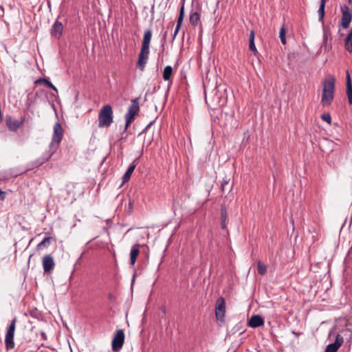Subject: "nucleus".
I'll return each mask as SVG.
<instances>
[{
    "label": "nucleus",
    "instance_id": "obj_43",
    "mask_svg": "<svg viewBox=\"0 0 352 352\" xmlns=\"http://www.w3.org/2000/svg\"><path fill=\"white\" fill-rule=\"evenodd\" d=\"M292 333L294 334L297 337L302 334L301 333H297L294 331H292Z\"/></svg>",
    "mask_w": 352,
    "mask_h": 352
},
{
    "label": "nucleus",
    "instance_id": "obj_5",
    "mask_svg": "<svg viewBox=\"0 0 352 352\" xmlns=\"http://www.w3.org/2000/svg\"><path fill=\"white\" fill-rule=\"evenodd\" d=\"M63 138V129L62 128L61 124L56 122L53 127V134H52V142L50 143V147L57 146V148L59 146L60 142H61L62 139Z\"/></svg>",
    "mask_w": 352,
    "mask_h": 352
},
{
    "label": "nucleus",
    "instance_id": "obj_2",
    "mask_svg": "<svg viewBox=\"0 0 352 352\" xmlns=\"http://www.w3.org/2000/svg\"><path fill=\"white\" fill-rule=\"evenodd\" d=\"M113 109L110 104L104 105L98 114V126L100 128L109 127L113 123Z\"/></svg>",
    "mask_w": 352,
    "mask_h": 352
},
{
    "label": "nucleus",
    "instance_id": "obj_39",
    "mask_svg": "<svg viewBox=\"0 0 352 352\" xmlns=\"http://www.w3.org/2000/svg\"><path fill=\"white\" fill-rule=\"evenodd\" d=\"M36 312H37V309H35V310H34V311H32L30 312V315H31V316H32V317H36Z\"/></svg>",
    "mask_w": 352,
    "mask_h": 352
},
{
    "label": "nucleus",
    "instance_id": "obj_37",
    "mask_svg": "<svg viewBox=\"0 0 352 352\" xmlns=\"http://www.w3.org/2000/svg\"><path fill=\"white\" fill-rule=\"evenodd\" d=\"M221 228L225 229L226 228V220L221 219Z\"/></svg>",
    "mask_w": 352,
    "mask_h": 352
},
{
    "label": "nucleus",
    "instance_id": "obj_40",
    "mask_svg": "<svg viewBox=\"0 0 352 352\" xmlns=\"http://www.w3.org/2000/svg\"><path fill=\"white\" fill-rule=\"evenodd\" d=\"M7 179V177H6V175H3V174L0 173V181L5 180V179Z\"/></svg>",
    "mask_w": 352,
    "mask_h": 352
},
{
    "label": "nucleus",
    "instance_id": "obj_27",
    "mask_svg": "<svg viewBox=\"0 0 352 352\" xmlns=\"http://www.w3.org/2000/svg\"><path fill=\"white\" fill-rule=\"evenodd\" d=\"M173 74V68L170 65H167L164 67L163 71V79L168 81L170 79Z\"/></svg>",
    "mask_w": 352,
    "mask_h": 352
},
{
    "label": "nucleus",
    "instance_id": "obj_10",
    "mask_svg": "<svg viewBox=\"0 0 352 352\" xmlns=\"http://www.w3.org/2000/svg\"><path fill=\"white\" fill-rule=\"evenodd\" d=\"M25 117L21 121L14 120L10 115L6 116V124L8 129L12 132H16L23 124Z\"/></svg>",
    "mask_w": 352,
    "mask_h": 352
},
{
    "label": "nucleus",
    "instance_id": "obj_11",
    "mask_svg": "<svg viewBox=\"0 0 352 352\" xmlns=\"http://www.w3.org/2000/svg\"><path fill=\"white\" fill-rule=\"evenodd\" d=\"M42 265L45 273H50L55 267V262L52 256L45 255L42 258Z\"/></svg>",
    "mask_w": 352,
    "mask_h": 352
},
{
    "label": "nucleus",
    "instance_id": "obj_41",
    "mask_svg": "<svg viewBox=\"0 0 352 352\" xmlns=\"http://www.w3.org/2000/svg\"><path fill=\"white\" fill-rule=\"evenodd\" d=\"M166 36H167V32H166L164 35H163V38H162V42L164 43L166 38Z\"/></svg>",
    "mask_w": 352,
    "mask_h": 352
},
{
    "label": "nucleus",
    "instance_id": "obj_31",
    "mask_svg": "<svg viewBox=\"0 0 352 352\" xmlns=\"http://www.w3.org/2000/svg\"><path fill=\"white\" fill-rule=\"evenodd\" d=\"M228 212L224 204L221 206V219L227 220Z\"/></svg>",
    "mask_w": 352,
    "mask_h": 352
},
{
    "label": "nucleus",
    "instance_id": "obj_17",
    "mask_svg": "<svg viewBox=\"0 0 352 352\" xmlns=\"http://www.w3.org/2000/svg\"><path fill=\"white\" fill-rule=\"evenodd\" d=\"M152 37V31L148 29L144 32L141 48L149 50L150 43Z\"/></svg>",
    "mask_w": 352,
    "mask_h": 352
},
{
    "label": "nucleus",
    "instance_id": "obj_1",
    "mask_svg": "<svg viewBox=\"0 0 352 352\" xmlns=\"http://www.w3.org/2000/svg\"><path fill=\"white\" fill-rule=\"evenodd\" d=\"M336 78L333 75L327 76L322 82L321 104L323 106L330 105L334 98Z\"/></svg>",
    "mask_w": 352,
    "mask_h": 352
},
{
    "label": "nucleus",
    "instance_id": "obj_14",
    "mask_svg": "<svg viewBox=\"0 0 352 352\" xmlns=\"http://www.w3.org/2000/svg\"><path fill=\"white\" fill-rule=\"evenodd\" d=\"M248 326L256 328L263 325L264 320L260 315H253L248 322Z\"/></svg>",
    "mask_w": 352,
    "mask_h": 352
},
{
    "label": "nucleus",
    "instance_id": "obj_45",
    "mask_svg": "<svg viewBox=\"0 0 352 352\" xmlns=\"http://www.w3.org/2000/svg\"><path fill=\"white\" fill-rule=\"evenodd\" d=\"M2 120H3V118H2L1 111H0V122H1Z\"/></svg>",
    "mask_w": 352,
    "mask_h": 352
},
{
    "label": "nucleus",
    "instance_id": "obj_33",
    "mask_svg": "<svg viewBox=\"0 0 352 352\" xmlns=\"http://www.w3.org/2000/svg\"><path fill=\"white\" fill-rule=\"evenodd\" d=\"M321 118L324 121H326L328 123H330L331 121V116H330L329 113H324V114H322V116H321Z\"/></svg>",
    "mask_w": 352,
    "mask_h": 352
},
{
    "label": "nucleus",
    "instance_id": "obj_15",
    "mask_svg": "<svg viewBox=\"0 0 352 352\" xmlns=\"http://www.w3.org/2000/svg\"><path fill=\"white\" fill-rule=\"evenodd\" d=\"M140 245L139 243H135L131 247L130 252V264L131 265H134L136 262L140 253Z\"/></svg>",
    "mask_w": 352,
    "mask_h": 352
},
{
    "label": "nucleus",
    "instance_id": "obj_3",
    "mask_svg": "<svg viewBox=\"0 0 352 352\" xmlns=\"http://www.w3.org/2000/svg\"><path fill=\"white\" fill-rule=\"evenodd\" d=\"M140 111L139 99L135 98L131 100V104L128 108L127 112L125 114V125L124 132H125L130 126L131 123L134 121L135 116L138 114Z\"/></svg>",
    "mask_w": 352,
    "mask_h": 352
},
{
    "label": "nucleus",
    "instance_id": "obj_47",
    "mask_svg": "<svg viewBox=\"0 0 352 352\" xmlns=\"http://www.w3.org/2000/svg\"><path fill=\"white\" fill-rule=\"evenodd\" d=\"M349 3H352V0H348Z\"/></svg>",
    "mask_w": 352,
    "mask_h": 352
},
{
    "label": "nucleus",
    "instance_id": "obj_23",
    "mask_svg": "<svg viewBox=\"0 0 352 352\" xmlns=\"http://www.w3.org/2000/svg\"><path fill=\"white\" fill-rule=\"evenodd\" d=\"M254 32L253 30H251L250 33L249 48L250 50L252 52L254 55H256V54H258V51L254 43Z\"/></svg>",
    "mask_w": 352,
    "mask_h": 352
},
{
    "label": "nucleus",
    "instance_id": "obj_9",
    "mask_svg": "<svg viewBox=\"0 0 352 352\" xmlns=\"http://www.w3.org/2000/svg\"><path fill=\"white\" fill-rule=\"evenodd\" d=\"M149 50L141 48L137 62V67L142 72L144 70L149 55Z\"/></svg>",
    "mask_w": 352,
    "mask_h": 352
},
{
    "label": "nucleus",
    "instance_id": "obj_44",
    "mask_svg": "<svg viewBox=\"0 0 352 352\" xmlns=\"http://www.w3.org/2000/svg\"><path fill=\"white\" fill-rule=\"evenodd\" d=\"M232 187H233V184H230V186H229V188H228L229 191H231V190H232Z\"/></svg>",
    "mask_w": 352,
    "mask_h": 352
},
{
    "label": "nucleus",
    "instance_id": "obj_29",
    "mask_svg": "<svg viewBox=\"0 0 352 352\" xmlns=\"http://www.w3.org/2000/svg\"><path fill=\"white\" fill-rule=\"evenodd\" d=\"M286 29L285 28L284 26H283L280 30V32H279V37L280 38V41L281 43L283 44V45H285L286 44Z\"/></svg>",
    "mask_w": 352,
    "mask_h": 352
},
{
    "label": "nucleus",
    "instance_id": "obj_26",
    "mask_svg": "<svg viewBox=\"0 0 352 352\" xmlns=\"http://www.w3.org/2000/svg\"><path fill=\"white\" fill-rule=\"evenodd\" d=\"M200 21V14L197 12H191L190 15V23L195 27L198 25Z\"/></svg>",
    "mask_w": 352,
    "mask_h": 352
},
{
    "label": "nucleus",
    "instance_id": "obj_4",
    "mask_svg": "<svg viewBox=\"0 0 352 352\" xmlns=\"http://www.w3.org/2000/svg\"><path fill=\"white\" fill-rule=\"evenodd\" d=\"M17 318L14 317L10 322L5 337V344L7 350H10L14 348V332L16 329V324Z\"/></svg>",
    "mask_w": 352,
    "mask_h": 352
},
{
    "label": "nucleus",
    "instance_id": "obj_34",
    "mask_svg": "<svg viewBox=\"0 0 352 352\" xmlns=\"http://www.w3.org/2000/svg\"><path fill=\"white\" fill-rule=\"evenodd\" d=\"M327 0H320V6L318 10L321 11H325V5Z\"/></svg>",
    "mask_w": 352,
    "mask_h": 352
},
{
    "label": "nucleus",
    "instance_id": "obj_25",
    "mask_svg": "<svg viewBox=\"0 0 352 352\" xmlns=\"http://www.w3.org/2000/svg\"><path fill=\"white\" fill-rule=\"evenodd\" d=\"M212 102L215 107L223 106L226 103V99L222 98L221 96H219L217 93L214 96Z\"/></svg>",
    "mask_w": 352,
    "mask_h": 352
},
{
    "label": "nucleus",
    "instance_id": "obj_12",
    "mask_svg": "<svg viewBox=\"0 0 352 352\" xmlns=\"http://www.w3.org/2000/svg\"><path fill=\"white\" fill-rule=\"evenodd\" d=\"M58 19L59 16L53 24L50 31L51 35L56 38H60L63 32V25L59 21Z\"/></svg>",
    "mask_w": 352,
    "mask_h": 352
},
{
    "label": "nucleus",
    "instance_id": "obj_7",
    "mask_svg": "<svg viewBox=\"0 0 352 352\" xmlns=\"http://www.w3.org/2000/svg\"><path fill=\"white\" fill-rule=\"evenodd\" d=\"M342 12V18L340 23V26L344 29H346L349 27L352 20V14L349 6L344 5L340 8Z\"/></svg>",
    "mask_w": 352,
    "mask_h": 352
},
{
    "label": "nucleus",
    "instance_id": "obj_35",
    "mask_svg": "<svg viewBox=\"0 0 352 352\" xmlns=\"http://www.w3.org/2000/svg\"><path fill=\"white\" fill-rule=\"evenodd\" d=\"M6 197V192L0 189V201H3Z\"/></svg>",
    "mask_w": 352,
    "mask_h": 352
},
{
    "label": "nucleus",
    "instance_id": "obj_38",
    "mask_svg": "<svg viewBox=\"0 0 352 352\" xmlns=\"http://www.w3.org/2000/svg\"><path fill=\"white\" fill-rule=\"evenodd\" d=\"M41 338L43 340H47V335L46 333L44 332V331H41Z\"/></svg>",
    "mask_w": 352,
    "mask_h": 352
},
{
    "label": "nucleus",
    "instance_id": "obj_32",
    "mask_svg": "<svg viewBox=\"0 0 352 352\" xmlns=\"http://www.w3.org/2000/svg\"><path fill=\"white\" fill-rule=\"evenodd\" d=\"M318 21L322 23V27L325 26L324 22L325 11H321V10H318Z\"/></svg>",
    "mask_w": 352,
    "mask_h": 352
},
{
    "label": "nucleus",
    "instance_id": "obj_18",
    "mask_svg": "<svg viewBox=\"0 0 352 352\" xmlns=\"http://www.w3.org/2000/svg\"><path fill=\"white\" fill-rule=\"evenodd\" d=\"M346 95H347L349 103L350 104H352V82H351L350 74L348 71H346Z\"/></svg>",
    "mask_w": 352,
    "mask_h": 352
},
{
    "label": "nucleus",
    "instance_id": "obj_36",
    "mask_svg": "<svg viewBox=\"0 0 352 352\" xmlns=\"http://www.w3.org/2000/svg\"><path fill=\"white\" fill-rule=\"evenodd\" d=\"M154 121H151L143 129L142 132V133H144L145 131H146L153 124Z\"/></svg>",
    "mask_w": 352,
    "mask_h": 352
},
{
    "label": "nucleus",
    "instance_id": "obj_42",
    "mask_svg": "<svg viewBox=\"0 0 352 352\" xmlns=\"http://www.w3.org/2000/svg\"><path fill=\"white\" fill-rule=\"evenodd\" d=\"M135 276H136V272H135L133 276V278H132V280H131V283L133 284V282L135 281Z\"/></svg>",
    "mask_w": 352,
    "mask_h": 352
},
{
    "label": "nucleus",
    "instance_id": "obj_21",
    "mask_svg": "<svg viewBox=\"0 0 352 352\" xmlns=\"http://www.w3.org/2000/svg\"><path fill=\"white\" fill-rule=\"evenodd\" d=\"M136 160H134L133 162V163L129 165V166L128 167L126 171L125 172L124 175H123L122 183H126L129 180L133 172L134 171V170L137 166Z\"/></svg>",
    "mask_w": 352,
    "mask_h": 352
},
{
    "label": "nucleus",
    "instance_id": "obj_20",
    "mask_svg": "<svg viewBox=\"0 0 352 352\" xmlns=\"http://www.w3.org/2000/svg\"><path fill=\"white\" fill-rule=\"evenodd\" d=\"M323 29V41L322 47H324V50L331 49V44L327 45L328 37L331 36L330 28L327 26L322 27Z\"/></svg>",
    "mask_w": 352,
    "mask_h": 352
},
{
    "label": "nucleus",
    "instance_id": "obj_6",
    "mask_svg": "<svg viewBox=\"0 0 352 352\" xmlns=\"http://www.w3.org/2000/svg\"><path fill=\"white\" fill-rule=\"evenodd\" d=\"M124 333L122 329H118L116 331L113 340H112V350L114 352H118L122 349L124 342Z\"/></svg>",
    "mask_w": 352,
    "mask_h": 352
},
{
    "label": "nucleus",
    "instance_id": "obj_28",
    "mask_svg": "<svg viewBox=\"0 0 352 352\" xmlns=\"http://www.w3.org/2000/svg\"><path fill=\"white\" fill-rule=\"evenodd\" d=\"M257 270L259 274L264 275L267 272V267L259 261L257 262Z\"/></svg>",
    "mask_w": 352,
    "mask_h": 352
},
{
    "label": "nucleus",
    "instance_id": "obj_19",
    "mask_svg": "<svg viewBox=\"0 0 352 352\" xmlns=\"http://www.w3.org/2000/svg\"><path fill=\"white\" fill-rule=\"evenodd\" d=\"M57 148H58L57 146H52V147L50 146L49 150L47 151H46L45 153H44L43 154V155L41 156V159H39L40 164H42L45 162H47L52 157V156L54 155V153L56 151Z\"/></svg>",
    "mask_w": 352,
    "mask_h": 352
},
{
    "label": "nucleus",
    "instance_id": "obj_8",
    "mask_svg": "<svg viewBox=\"0 0 352 352\" xmlns=\"http://www.w3.org/2000/svg\"><path fill=\"white\" fill-rule=\"evenodd\" d=\"M226 314V302L223 297H219L216 301L215 316L217 320L220 322L224 321Z\"/></svg>",
    "mask_w": 352,
    "mask_h": 352
},
{
    "label": "nucleus",
    "instance_id": "obj_13",
    "mask_svg": "<svg viewBox=\"0 0 352 352\" xmlns=\"http://www.w3.org/2000/svg\"><path fill=\"white\" fill-rule=\"evenodd\" d=\"M344 342L343 337L338 334L333 343L329 344L325 349V352H336Z\"/></svg>",
    "mask_w": 352,
    "mask_h": 352
},
{
    "label": "nucleus",
    "instance_id": "obj_22",
    "mask_svg": "<svg viewBox=\"0 0 352 352\" xmlns=\"http://www.w3.org/2000/svg\"><path fill=\"white\" fill-rule=\"evenodd\" d=\"M35 84L36 85H42V84H43L47 87L50 88V89H52V90H54L56 93L58 92V90H57L56 87L50 82V80L48 78H43L37 79L35 81Z\"/></svg>",
    "mask_w": 352,
    "mask_h": 352
},
{
    "label": "nucleus",
    "instance_id": "obj_24",
    "mask_svg": "<svg viewBox=\"0 0 352 352\" xmlns=\"http://www.w3.org/2000/svg\"><path fill=\"white\" fill-rule=\"evenodd\" d=\"M52 240V238L51 236H46L45 237L41 242H40L37 246L36 248L38 250H43L44 248H47L50 246L51 244V241Z\"/></svg>",
    "mask_w": 352,
    "mask_h": 352
},
{
    "label": "nucleus",
    "instance_id": "obj_16",
    "mask_svg": "<svg viewBox=\"0 0 352 352\" xmlns=\"http://www.w3.org/2000/svg\"><path fill=\"white\" fill-rule=\"evenodd\" d=\"M184 3H183V4L181 6L180 10H179V16L177 18V25L175 28L174 34H173V40L175 39L176 35L177 34V33L182 26L183 20H184Z\"/></svg>",
    "mask_w": 352,
    "mask_h": 352
},
{
    "label": "nucleus",
    "instance_id": "obj_30",
    "mask_svg": "<svg viewBox=\"0 0 352 352\" xmlns=\"http://www.w3.org/2000/svg\"><path fill=\"white\" fill-rule=\"evenodd\" d=\"M230 182V177L226 176L225 177L223 178V180H222L221 184V190L222 192H224L226 190L227 186L229 185Z\"/></svg>",
    "mask_w": 352,
    "mask_h": 352
},
{
    "label": "nucleus",
    "instance_id": "obj_46",
    "mask_svg": "<svg viewBox=\"0 0 352 352\" xmlns=\"http://www.w3.org/2000/svg\"><path fill=\"white\" fill-rule=\"evenodd\" d=\"M206 101L208 103V97L207 96H206Z\"/></svg>",
    "mask_w": 352,
    "mask_h": 352
}]
</instances>
